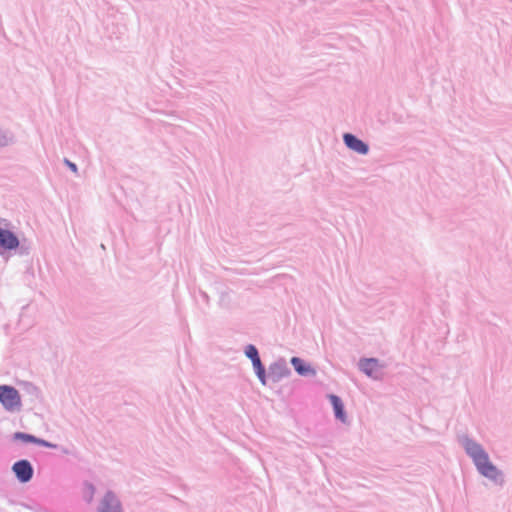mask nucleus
Returning a JSON list of instances; mask_svg holds the SVG:
<instances>
[{
	"label": "nucleus",
	"instance_id": "1a4fd4ad",
	"mask_svg": "<svg viewBox=\"0 0 512 512\" xmlns=\"http://www.w3.org/2000/svg\"><path fill=\"white\" fill-rule=\"evenodd\" d=\"M361 370L368 376H372L379 369V364L376 359H364L360 362Z\"/></svg>",
	"mask_w": 512,
	"mask_h": 512
},
{
	"label": "nucleus",
	"instance_id": "9b49d317",
	"mask_svg": "<svg viewBox=\"0 0 512 512\" xmlns=\"http://www.w3.org/2000/svg\"><path fill=\"white\" fill-rule=\"evenodd\" d=\"M95 489L91 484H85L83 489L84 498L90 502L94 496Z\"/></svg>",
	"mask_w": 512,
	"mask_h": 512
},
{
	"label": "nucleus",
	"instance_id": "423d86ee",
	"mask_svg": "<svg viewBox=\"0 0 512 512\" xmlns=\"http://www.w3.org/2000/svg\"><path fill=\"white\" fill-rule=\"evenodd\" d=\"M291 364L293 365L297 373L300 375L315 374V370L311 368L309 365H306L304 361L298 357H293L291 359Z\"/></svg>",
	"mask_w": 512,
	"mask_h": 512
},
{
	"label": "nucleus",
	"instance_id": "6e6552de",
	"mask_svg": "<svg viewBox=\"0 0 512 512\" xmlns=\"http://www.w3.org/2000/svg\"><path fill=\"white\" fill-rule=\"evenodd\" d=\"M119 503L115 496L111 493H107L103 499V507L101 512H117Z\"/></svg>",
	"mask_w": 512,
	"mask_h": 512
},
{
	"label": "nucleus",
	"instance_id": "4468645a",
	"mask_svg": "<svg viewBox=\"0 0 512 512\" xmlns=\"http://www.w3.org/2000/svg\"><path fill=\"white\" fill-rule=\"evenodd\" d=\"M17 437H21V438L25 439L26 441H33L34 440L33 436L26 435V434H17Z\"/></svg>",
	"mask_w": 512,
	"mask_h": 512
},
{
	"label": "nucleus",
	"instance_id": "f257e3e1",
	"mask_svg": "<svg viewBox=\"0 0 512 512\" xmlns=\"http://www.w3.org/2000/svg\"><path fill=\"white\" fill-rule=\"evenodd\" d=\"M466 452L472 457L478 471L485 477L496 479L499 476L497 468L489 461L487 453L476 442L467 439L464 442Z\"/></svg>",
	"mask_w": 512,
	"mask_h": 512
},
{
	"label": "nucleus",
	"instance_id": "20e7f679",
	"mask_svg": "<svg viewBox=\"0 0 512 512\" xmlns=\"http://www.w3.org/2000/svg\"><path fill=\"white\" fill-rule=\"evenodd\" d=\"M19 246L18 238L9 230L0 228V248L12 250Z\"/></svg>",
	"mask_w": 512,
	"mask_h": 512
},
{
	"label": "nucleus",
	"instance_id": "39448f33",
	"mask_svg": "<svg viewBox=\"0 0 512 512\" xmlns=\"http://www.w3.org/2000/svg\"><path fill=\"white\" fill-rule=\"evenodd\" d=\"M344 142L348 148H350L351 150H353L359 154H366L368 152V146L363 141L356 138L352 134H349V133L345 134Z\"/></svg>",
	"mask_w": 512,
	"mask_h": 512
},
{
	"label": "nucleus",
	"instance_id": "0eeeda50",
	"mask_svg": "<svg viewBox=\"0 0 512 512\" xmlns=\"http://www.w3.org/2000/svg\"><path fill=\"white\" fill-rule=\"evenodd\" d=\"M329 399L331 401V404L333 406L335 416L341 420L342 422L346 421V415L344 413V406L341 401V399L336 395H330Z\"/></svg>",
	"mask_w": 512,
	"mask_h": 512
},
{
	"label": "nucleus",
	"instance_id": "f8f14e48",
	"mask_svg": "<svg viewBox=\"0 0 512 512\" xmlns=\"http://www.w3.org/2000/svg\"><path fill=\"white\" fill-rule=\"evenodd\" d=\"M245 354L248 358L251 359L252 362H253V359H255L259 356L256 347L253 345H248L246 347Z\"/></svg>",
	"mask_w": 512,
	"mask_h": 512
},
{
	"label": "nucleus",
	"instance_id": "ddd939ff",
	"mask_svg": "<svg viewBox=\"0 0 512 512\" xmlns=\"http://www.w3.org/2000/svg\"><path fill=\"white\" fill-rule=\"evenodd\" d=\"M65 163L74 173H77V167L74 163L70 162L69 160H65Z\"/></svg>",
	"mask_w": 512,
	"mask_h": 512
},
{
	"label": "nucleus",
	"instance_id": "7ed1b4c3",
	"mask_svg": "<svg viewBox=\"0 0 512 512\" xmlns=\"http://www.w3.org/2000/svg\"><path fill=\"white\" fill-rule=\"evenodd\" d=\"M12 469L21 482H28L32 478L33 469L27 460L16 462Z\"/></svg>",
	"mask_w": 512,
	"mask_h": 512
},
{
	"label": "nucleus",
	"instance_id": "f03ea898",
	"mask_svg": "<svg viewBox=\"0 0 512 512\" xmlns=\"http://www.w3.org/2000/svg\"><path fill=\"white\" fill-rule=\"evenodd\" d=\"M0 402L6 409L13 410L20 406L18 391L9 386H0Z\"/></svg>",
	"mask_w": 512,
	"mask_h": 512
},
{
	"label": "nucleus",
	"instance_id": "9d476101",
	"mask_svg": "<svg viewBox=\"0 0 512 512\" xmlns=\"http://www.w3.org/2000/svg\"><path fill=\"white\" fill-rule=\"evenodd\" d=\"M252 364L256 370L257 376L259 377L260 381L262 382L263 385H265V369L261 363L260 357L258 356L257 358L253 359Z\"/></svg>",
	"mask_w": 512,
	"mask_h": 512
}]
</instances>
